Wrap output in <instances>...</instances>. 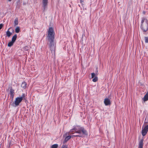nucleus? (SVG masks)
I'll list each match as a JSON object with an SVG mask.
<instances>
[{
    "label": "nucleus",
    "instance_id": "obj_14",
    "mask_svg": "<svg viewBox=\"0 0 148 148\" xmlns=\"http://www.w3.org/2000/svg\"><path fill=\"white\" fill-rule=\"evenodd\" d=\"M17 37V35L16 34H15L12 37L11 41L14 42L16 39Z\"/></svg>",
    "mask_w": 148,
    "mask_h": 148
},
{
    "label": "nucleus",
    "instance_id": "obj_17",
    "mask_svg": "<svg viewBox=\"0 0 148 148\" xmlns=\"http://www.w3.org/2000/svg\"><path fill=\"white\" fill-rule=\"evenodd\" d=\"M18 20L17 18H16L14 21V26H15L16 25H17L18 24Z\"/></svg>",
    "mask_w": 148,
    "mask_h": 148
},
{
    "label": "nucleus",
    "instance_id": "obj_9",
    "mask_svg": "<svg viewBox=\"0 0 148 148\" xmlns=\"http://www.w3.org/2000/svg\"><path fill=\"white\" fill-rule=\"evenodd\" d=\"M48 3V0H42V3L43 6L44 8V10L46 8V6Z\"/></svg>",
    "mask_w": 148,
    "mask_h": 148
},
{
    "label": "nucleus",
    "instance_id": "obj_16",
    "mask_svg": "<svg viewBox=\"0 0 148 148\" xmlns=\"http://www.w3.org/2000/svg\"><path fill=\"white\" fill-rule=\"evenodd\" d=\"M20 31V27H17L15 29V32L16 33H18Z\"/></svg>",
    "mask_w": 148,
    "mask_h": 148
},
{
    "label": "nucleus",
    "instance_id": "obj_12",
    "mask_svg": "<svg viewBox=\"0 0 148 148\" xmlns=\"http://www.w3.org/2000/svg\"><path fill=\"white\" fill-rule=\"evenodd\" d=\"M27 83L25 82H23L22 83L21 85V87L23 88V89H25L27 87Z\"/></svg>",
    "mask_w": 148,
    "mask_h": 148
},
{
    "label": "nucleus",
    "instance_id": "obj_4",
    "mask_svg": "<svg viewBox=\"0 0 148 148\" xmlns=\"http://www.w3.org/2000/svg\"><path fill=\"white\" fill-rule=\"evenodd\" d=\"M48 44L49 45V48L53 54L55 55L56 49V43L54 42V40L51 41H47Z\"/></svg>",
    "mask_w": 148,
    "mask_h": 148
},
{
    "label": "nucleus",
    "instance_id": "obj_10",
    "mask_svg": "<svg viewBox=\"0 0 148 148\" xmlns=\"http://www.w3.org/2000/svg\"><path fill=\"white\" fill-rule=\"evenodd\" d=\"M143 139H142L140 141L139 143L138 148H143Z\"/></svg>",
    "mask_w": 148,
    "mask_h": 148
},
{
    "label": "nucleus",
    "instance_id": "obj_7",
    "mask_svg": "<svg viewBox=\"0 0 148 148\" xmlns=\"http://www.w3.org/2000/svg\"><path fill=\"white\" fill-rule=\"evenodd\" d=\"M10 89V97H12V101L13 100L14 97V90L11 87L9 88Z\"/></svg>",
    "mask_w": 148,
    "mask_h": 148
},
{
    "label": "nucleus",
    "instance_id": "obj_5",
    "mask_svg": "<svg viewBox=\"0 0 148 148\" xmlns=\"http://www.w3.org/2000/svg\"><path fill=\"white\" fill-rule=\"evenodd\" d=\"M144 127L142 128V134L143 136H145L148 131V122H146L144 124Z\"/></svg>",
    "mask_w": 148,
    "mask_h": 148
},
{
    "label": "nucleus",
    "instance_id": "obj_11",
    "mask_svg": "<svg viewBox=\"0 0 148 148\" xmlns=\"http://www.w3.org/2000/svg\"><path fill=\"white\" fill-rule=\"evenodd\" d=\"M143 99L144 101H146L148 100V92H147L145 95Z\"/></svg>",
    "mask_w": 148,
    "mask_h": 148
},
{
    "label": "nucleus",
    "instance_id": "obj_2",
    "mask_svg": "<svg viewBox=\"0 0 148 148\" xmlns=\"http://www.w3.org/2000/svg\"><path fill=\"white\" fill-rule=\"evenodd\" d=\"M25 94L23 93L21 97L16 98L14 102L12 104V106L14 107L18 106L19 103L22 101V100L25 99Z\"/></svg>",
    "mask_w": 148,
    "mask_h": 148
},
{
    "label": "nucleus",
    "instance_id": "obj_3",
    "mask_svg": "<svg viewBox=\"0 0 148 148\" xmlns=\"http://www.w3.org/2000/svg\"><path fill=\"white\" fill-rule=\"evenodd\" d=\"M141 27L144 32H146L148 30V21L145 18H143L141 21Z\"/></svg>",
    "mask_w": 148,
    "mask_h": 148
},
{
    "label": "nucleus",
    "instance_id": "obj_27",
    "mask_svg": "<svg viewBox=\"0 0 148 148\" xmlns=\"http://www.w3.org/2000/svg\"><path fill=\"white\" fill-rule=\"evenodd\" d=\"M9 1H11L12 0H8Z\"/></svg>",
    "mask_w": 148,
    "mask_h": 148
},
{
    "label": "nucleus",
    "instance_id": "obj_23",
    "mask_svg": "<svg viewBox=\"0 0 148 148\" xmlns=\"http://www.w3.org/2000/svg\"><path fill=\"white\" fill-rule=\"evenodd\" d=\"M61 148H67V146L63 145L62 146Z\"/></svg>",
    "mask_w": 148,
    "mask_h": 148
},
{
    "label": "nucleus",
    "instance_id": "obj_21",
    "mask_svg": "<svg viewBox=\"0 0 148 148\" xmlns=\"http://www.w3.org/2000/svg\"><path fill=\"white\" fill-rule=\"evenodd\" d=\"M145 42L146 43H148V36L145 37Z\"/></svg>",
    "mask_w": 148,
    "mask_h": 148
},
{
    "label": "nucleus",
    "instance_id": "obj_6",
    "mask_svg": "<svg viewBox=\"0 0 148 148\" xmlns=\"http://www.w3.org/2000/svg\"><path fill=\"white\" fill-rule=\"evenodd\" d=\"M76 128H75L72 130H71V132H72V130H75V132L76 133L79 134H81V132H82L85 135H87V132L86 131L84 130V128L82 127H81L78 130Z\"/></svg>",
    "mask_w": 148,
    "mask_h": 148
},
{
    "label": "nucleus",
    "instance_id": "obj_25",
    "mask_svg": "<svg viewBox=\"0 0 148 148\" xmlns=\"http://www.w3.org/2000/svg\"><path fill=\"white\" fill-rule=\"evenodd\" d=\"M78 136V137H82V136H80V135H76L75 136Z\"/></svg>",
    "mask_w": 148,
    "mask_h": 148
},
{
    "label": "nucleus",
    "instance_id": "obj_13",
    "mask_svg": "<svg viewBox=\"0 0 148 148\" xmlns=\"http://www.w3.org/2000/svg\"><path fill=\"white\" fill-rule=\"evenodd\" d=\"M10 28H9L6 32L7 36L8 37H10L12 34V33L10 32L9 30Z\"/></svg>",
    "mask_w": 148,
    "mask_h": 148
},
{
    "label": "nucleus",
    "instance_id": "obj_18",
    "mask_svg": "<svg viewBox=\"0 0 148 148\" xmlns=\"http://www.w3.org/2000/svg\"><path fill=\"white\" fill-rule=\"evenodd\" d=\"M14 43L13 42L11 41L8 43V47H11L13 45Z\"/></svg>",
    "mask_w": 148,
    "mask_h": 148
},
{
    "label": "nucleus",
    "instance_id": "obj_24",
    "mask_svg": "<svg viewBox=\"0 0 148 148\" xmlns=\"http://www.w3.org/2000/svg\"><path fill=\"white\" fill-rule=\"evenodd\" d=\"M3 26V25L2 24H0V29H1Z\"/></svg>",
    "mask_w": 148,
    "mask_h": 148
},
{
    "label": "nucleus",
    "instance_id": "obj_19",
    "mask_svg": "<svg viewBox=\"0 0 148 148\" xmlns=\"http://www.w3.org/2000/svg\"><path fill=\"white\" fill-rule=\"evenodd\" d=\"M58 146V145L55 144L52 145L51 146V148H57Z\"/></svg>",
    "mask_w": 148,
    "mask_h": 148
},
{
    "label": "nucleus",
    "instance_id": "obj_8",
    "mask_svg": "<svg viewBox=\"0 0 148 148\" xmlns=\"http://www.w3.org/2000/svg\"><path fill=\"white\" fill-rule=\"evenodd\" d=\"M104 102L106 106H108L111 104L110 99L108 98L105 99Z\"/></svg>",
    "mask_w": 148,
    "mask_h": 148
},
{
    "label": "nucleus",
    "instance_id": "obj_20",
    "mask_svg": "<svg viewBox=\"0 0 148 148\" xmlns=\"http://www.w3.org/2000/svg\"><path fill=\"white\" fill-rule=\"evenodd\" d=\"M98 80V78H97V77H95V78H94L93 79H92V81L93 82H96Z\"/></svg>",
    "mask_w": 148,
    "mask_h": 148
},
{
    "label": "nucleus",
    "instance_id": "obj_1",
    "mask_svg": "<svg viewBox=\"0 0 148 148\" xmlns=\"http://www.w3.org/2000/svg\"><path fill=\"white\" fill-rule=\"evenodd\" d=\"M55 33L52 27H50L48 32V35L47 36V41L54 40Z\"/></svg>",
    "mask_w": 148,
    "mask_h": 148
},
{
    "label": "nucleus",
    "instance_id": "obj_22",
    "mask_svg": "<svg viewBox=\"0 0 148 148\" xmlns=\"http://www.w3.org/2000/svg\"><path fill=\"white\" fill-rule=\"evenodd\" d=\"M95 74L94 73H91L92 78H93L95 76Z\"/></svg>",
    "mask_w": 148,
    "mask_h": 148
},
{
    "label": "nucleus",
    "instance_id": "obj_15",
    "mask_svg": "<svg viewBox=\"0 0 148 148\" xmlns=\"http://www.w3.org/2000/svg\"><path fill=\"white\" fill-rule=\"evenodd\" d=\"M71 138V136H68L66 137L65 138L64 143L66 142L67 141H68Z\"/></svg>",
    "mask_w": 148,
    "mask_h": 148
},
{
    "label": "nucleus",
    "instance_id": "obj_26",
    "mask_svg": "<svg viewBox=\"0 0 148 148\" xmlns=\"http://www.w3.org/2000/svg\"><path fill=\"white\" fill-rule=\"evenodd\" d=\"M83 2V1L82 0H80V2L81 3H82Z\"/></svg>",
    "mask_w": 148,
    "mask_h": 148
}]
</instances>
